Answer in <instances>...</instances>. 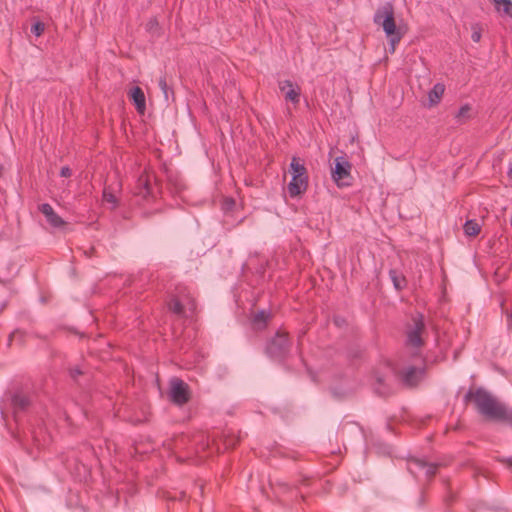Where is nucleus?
<instances>
[{"label":"nucleus","mask_w":512,"mask_h":512,"mask_svg":"<svg viewBox=\"0 0 512 512\" xmlns=\"http://www.w3.org/2000/svg\"><path fill=\"white\" fill-rule=\"evenodd\" d=\"M425 329L424 319L421 314L413 317L412 323L407 327V340L406 346L411 349V355L415 358L416 365H408L401 371V378L408 386H414L423 378L424 367L422 366L423 359L418 350L423 344L422 333Z\"/></svg>","instance_id":"nucleus-1"},{"label":"nucleus","mask_w":512,"mask_h":512,"mask_svg":"<svg viewBox=\"0 0 512 512\" xmlns=\"http://www.w3.org/2000/svg\"><path fill=\"white\" fill-rule=\"evenodd\" d=\"M32 407L31 395L24 390L5 395L0 403L1 415L6 425H9L7 418L11 414L18 427L23 425L22 414L29 411Z\"/></svg>","instance_id":"nucleus-2"},{"label":"nucleus","mask_w":512,"mask_h":512,"mask_svg":"<svg viewBox=\"0 0 512 512\" xmlns=\"http://www.w3.org/2000/svg\"><path fill=\"white\" fill-rule=\"evenodd\" d=\"M374 23L381 26L389 40V50L395 51L396 45L402 39L404 32L401 27H397L394 19V8L389 2L380 6L373 17Z\"/></svg>","instance_id":"nucleus-3"},{"label":"nucleus","mask_w":512,"mask_h":512,"mask_svg":"<svg viewBox=\"0 0 512 512\" xmlns=\"http://www.w3.org/2000/svg\"><path fill=\"white\" fill-rule=\"evenodd\" d=\"M27 419L24 420L22 417V426L17 427V435L19 441L24 445H28L31 441L38 449L44 446L47 442L46 435L42 427L39 426L38 418L34 415V408L32 407L29 411L24 413Z\"/></svg>","instance_id":"nucleus-4"},{"label":"nucleus","mask_w":512,"mask_h":512,"mask_svg":"<svg viewBox=\"0 0 512 512\" xmlns=\"http://www.w3.org/2000/svg\"><path fill=\"white\" fill-rule=\"evenodd\" d=\"M479 412L487 418L502 420L509 416L507 408L498 402L491 394L483 389L469 393Z\"/></svg>","instance_id":"nucleus-5"},{"label":"nucleus","mask_w":512,"mask_h":512,"mask_svg":"<svg viewBox=\"0 0 512 512\" xmlns=\"http://www.w3.org/2000/svg\"><path fill=\"white\" fill-rule=\"evenodd\" d=\"M289 340L285 332L279 330L267 343L266 352L269 357L275 360L282 359L288 352Z\"/></svg>","instance_id":"nucleus-6"},{"label":"nucleus","mask_w":512,"mask_h":512,"mask_svg":"<svg viewBox=\"0 0 512 512\" xmlns=\"http://www.w3.org/2000/svg\"><path fill=\"white\" fill-rule=\"evenodd\" d=\"M169 396L176 404L182 405L186 403L189 399L187 384L178 378H173L170 381Z\"/></svg>","instance_id":"nucleus-7"},{"label":"nucleus","mask_w":512,"mask_h":512,"mask_svg":"<svg viewBox=\"0 0 512 512\" xmlns=\"http://www.w3.org/2000/svg\"><path fill=\"white\" fill-rule=\"evenodd\" d=\"M154 174L145 169L137 179L135 193L143 198L153 194Z\"/></svg>","instance_id":"nucleus-8"},{"label":"nucleus","mask_w":512,"mask_h":512,"mask_svg":"<svg viewBox=\"0 0 512 512\" xmlns=\"http://www.w3.org/2000/svg\"><path fill=\"white\" fill-rule=\"evenodd\" d=\"M436 469L437 465L427 463L422 459L412 458L408 461V470L415 477H418L421 472H423L426 477H432L435 475Z\"/></svg>","instance_id":"nucleus-9"},{"label":"nucleus","mask_w":512,"mask_h":512,"mask_svg":"<svg viewBox=\"0 0 512 512\" xmlns=\"http://www.w3.org/2000/svg\"><path fill=\"white\" fill-rule=\"evenodd\" d=\"M195 303L190 297L173 298L169 302V310L177 315L188 316L195 310Z\"/></svg>","instance_id":"nucleus-10"},{"label":"nucleus","mask_w":512,"mask_h":512,"mask_svg":"<svg viewBox=\"0 0 512 512\" xmlns=\"http://www.w3.org/2000/svg\"><path fill=\"white\" fill-rule=\"evenodd\" d=\"M279 89L285 94V99L298 104L300 101L301 90L299 86L292 83L290 80H284L279 83Z\"/></svg>","instance_id":"nucleus-11"},{"label":"nucleus","mask_w":512,"mask_h":512,"mask_svg":"<svg viewBox=\"0 0 512 512\" xmlns=\"http://www.w3.org/2000/svg\"><path fill=\"white\" fill-rule=\"evenodd\" d=\"M308 186V176L292 177L287 186L290 197L295 198L304 193Z\"/></svg>","instance_id":"nucleus-12"},{"label":"nucleus","mask_w":512,"mask_h":512,"mask_svg":"<svg viewBox=\"0 0 512 512\" xmlns=\"http://www.w3.org/2000/svg\"><path fill=\"white\" fill-rule=\"evenodd\" d=\"M39 210L45 216L47 222L54 228L62 227L64 220L54 211L52 206L48 203L41 204Z\"/></svg>","instance_id":"nucleus-13"},{"label":"nucleus","mask_w":512,"mask_h":512,"mask_svg":"<svg viewBox=\"0 0 512 512\" xmlns=\"http://www.w3.org/2000/svg\"><path fill=\"white\" fill-rule=\"evenodd\" d=\"M129 96L133 101L136 110L139 113H144L146 110V98L142 89L138 86L133 87L129 92Z\"/></svg>","instance_id":"nucleus-14"},{"label":"nucleus","mask_w":512,"mask_h":512,"mask_svg":"<svg viewBox=\"0 0 512 512\" xmlns=\"http://www.w3.org/2000/svg\"><path fill=\"white\" fill-rule=\"evenodd\" d=\"M350 164L344 158L339 157L335 160V167L333 170V178L335 180H340L349 175Z\"/></svg>","instance_id":"nucleus-15"},{"label":"nucleus","mask_w":512,"mask_h":512,"mask_svg":"<svg viewBox=\"0 0 512 512\" xmlns=\"http://www.w3.org/2000/svg\"><path fill=\"white\" fill-rule=\"evenodd\" d=\"M445 91V87L441 83H436L433 88L428 93V101L430 106H434L439 103L441 97L443 96Z\"/></svg>","instance_id":"nucleus-16"},{"label":"nucleus","mask_w":512,"mask_h":512,"mask_svg":"<svg viewBox=\"0 0 512 512\" xmlns=\"http://www.w3.org/2000/svg\"><path fill=\"white\" fill-rule=\"evenodd\" d=\"M292 177L307 176V170L303 163L297 157H293L289 166Z\"/></svg>","instance_id":"nucleus-17"},{"label":"nucleus","mask_w":512,"mask_h":512,"mask_svg":"<svg viewBox=\"0 0 512 512\" xmlns=\"http://www.w3.org/2000/svg\"><path fill=\"white\" fill-rule=\"evenodd\" d=\"M269 317L270 314L265 310H261L256 313L252 318L253 328L257 330L263 329L266 326Z\"/></svg>","instance_id":"nucleus-18"},{"label":"nucleus","mask_w":512,"mask_h":512,"mask_svg":"<svg viewBox=\"0 0 512 512\" xmlns=\"http://www.w3.org/2000/svg\"><path fill=\"white\" fill-rule=\"evenodd\" d=\"M480 225L474 220H468L464 224V232L467 236H476L480 233Z\"/></svg>","instance_id":"nucleus-19"},{"label":"nucleus","mask_w":512,"mask_h":512,"mask_svg":"<svg viewBox=\"0 0 512 512\" xmlns=\"http://www.w3.org/2000/svg\"><path fill=\"white\" fill-rule=\"evenodd\" d=\"M496 10L505 17L512 19V1H504L502 5L496 8Z\"/></svg>","instance_id":"nucleus-20"},{"label":"nucleus","mask_w":512,"mask_h":512,"mask_svg":"<svg viewBox=\"0 0 512 512\" xmlns=\"http://www.w3.org/2000/svg\"><path fill=\"white\" fill-rule=\"evenodd\" d=\"M390 278L393 282V285L394 287L397 289V290H400L402 287H403V282H404V279L401 278L396 271L394 270H391L390 271Z\"/></svg>","instance_id":"nucleus-21"},{"label":"nucleus","mask_w":512,"mask_h":512,"mask_svg":"<svg viewBox=\"0 0 512 512\" xmlns=\"http://www.w3.org/2000/svg\"><path fill=\"white\" fill-rule=\"evenodd\" d=\"M470 111L471 107L469 105H464L459 109L458 113L456 114V118L460 121L467 119L470 117Z\"/></svg>","instance_id":"nucleus-22"},{"label":"nucleus","mask_w":512,"mask_h":512,"mask_svg":"<svg viewBox=\"0 0 512 512\" xmlns=\"http://www.w3.org/2000/svg\"><path fill=\"white\" fill-rule=\"evenodd\" d=\"M45 30L44 23L37 21L35 22L31 27V33L34 34L36 37H39L43 34Z\"/></svg>","instance_id":"nucleus-23"},{"label":"nucleus","mask_w":512,"mask_h":512,"mask_svg":"<svg viewBox=\"0 0 512 512\" xmlns=\"http://www.w3.org/2000/svg\"><path fill=\"white\" fill-rule=\"evenodd\" d=\"M103 200L107 203L112 204V207H115L117 205L116 197L107 188H105L103 191Z\"/></svg>","instance_id":"nucleus-24"},{"label":"nucleus","mask_w":512,"mask_h":512,"mask_svg":"<svg viewBox=\"0 0 512 512\" xmlns=\"http://www.w3.org/2000/svg\"><path fill=\"white\" fill-rule=\"evenodd\" d=\"M471 39L474 41V42H479L480 39H481V31L477 28H474L472 34H471Z\"/></svg>","instance_id":"nucleus-25"},{"label":"nucleus","mask_w":512,"mask_h":512,"mask_svg":"<svg viewBox=\"0 0 512 512\" xmlns=\"http://www.w3.org/2000/svg\"><path fill=\"white\" fill-rule=\"evenodd\" d=\"M159 87H160V89H161V91L163 93H166V91L170 90L168 85H167V82H166L165 78H160L159 79Z\"/></svg>","instance_id":"nucleus-26"},{"label":"nucleus","mask_w":512,"mask_h":512,"mask_svg":"<svg viewBox=\"0 0 512 512\" xmlns=\"http://www.w3.org/2000/svg\"><path fill=\"white\" fill-rule=\"evenodd\" d=\"M71 174H72V171L68 166H64L61 168L60 175L62 177H70Z\"/></svg>","instance_id":"nucleus-27"},{"label":"nucleus","mask_w":512,"mask_h":512,"mask_svg":"<svg viewBox=\"0 0 512 512\" xmlns=\"http://www.w3.org/2000/svg\"><path fill=\"white\" fill-rule=\"evenodd\" d=\"M70 373L73 378H76L78 375L82 374V371L80 368L77 367L72 369Z\"/></svg>","instance_id":"nucleus-28"},{"label":"nucleus","mask_w":512,"mask_h":512,"mask_svg":"<svg viewBox=\"0 0 512 512\" xmlns=\"http://www.w3.org/2000/svg\"><path fill=\"white\" fill-rule=\"evenodd\" d=\"M157 25H158V23H157V21H156V20H151V21H149V22H148V24H147V28H148L149 30H153V29H154V27H156Z\"/></svg>","instance_id":"nucleus-29"},{"label":"nucleus","mask_w":512,"mask_h":512,"mask_svg":"<svg viewBox=\"0 0 512 512\" xmlns=\"http://www.w3.org/2000/svg\"><path fill=\"white\" fill-rule=\"evenodd\" d=\"M502 462L506 463L512 472V458L501 459Z\"/></svg>","instance_id":"nucleus-30"},{"label":"nucleus","mask_w":512,"mask_h":512,"mask_svg":"<svg viewBox=\"0 0 512 512\" xmlns=\"http://www.w3.org/2000/svg\"><path fill=\"white\" fill-rule=\"evenodd\" d=\"M169 92H170V90L166 91V93H163L166 101H168V99H169Z\"/></svg>","instance_id":"nucleus-31"},{"label":"nucleus","mask_w":512,"mask_h":512,"mask_svg":"<svg viewBox=\"0 0 512 512\" xmlns=\"http://www.w3.org/2000/svg\"><path fill=\"white\" fill-rule=\"evenodd\" d=\"M233 444H234V443H232V442H231V443H228V444L226 445V447H230V446H231V445H233Z\"/></svg>","instance_id":"nucleus-32"},{"label":"nucleus","mask_w":512,"mask_h":512,"mask_svg":"<svg viewBox=\"0 0 512 512\" xmlns=\"http://www.w3.org/2000/svg\"><path fill=\"white\" fill-rule=\"evenodd\" d=\"M509 174L512 176V168L510 169Z\"/></svg>","instance_id":"nucleus-33"}]
</instances>
